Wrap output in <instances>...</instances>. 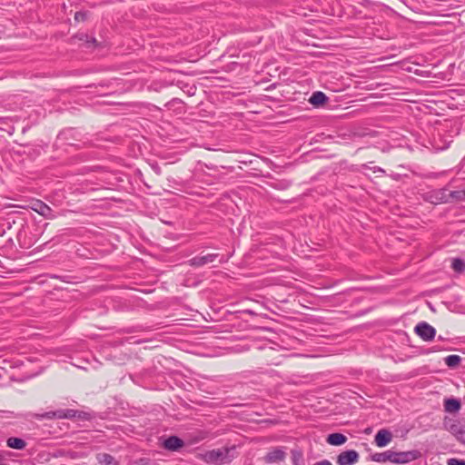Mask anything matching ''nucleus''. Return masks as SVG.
<instances>
[{
    "mask_svg": "<svg viewBox=\"0 0 465 465\" xmlns=\"http://www.w3.org/2000/svg\"><path fill=\"white\" fill-rule=\"evenodd\" d=\"M234 450L235 446L212 450L205 453L204 460L209 463L225 464L233 459Z\"/></svg>",
    "mask_w": 465,
    "mask_h": 465,
    "instance_id": "nucleus-1",
    "label": "nucleus"
},
{
    "mask_svg": "<svg viewBox=\"0 0 465 465\" xmlns=\"http://www.w3.org/2000/svg\"><path fill=\"white\" fill-rule=\"evenodd\" d=\"M414 331L425 341H432L436 335V330L426 322H419Z\"/></svg>",
    "mask_w": 465,
    "mask_h": 465,
    "instance_id": "nucleus-2",
    "label": "nucleus"
},
{
    "mask_svg": "<svg viewBox=\"0 0 465 465\" xmlns=\"http://www.w3.org/2000/svg\"><path fill=\"white\" fill-rule=\"evenodd\" d=\"M420 457V452L417 450L396 452L393 451V463L405 464L416 460Z\"/></svg>",
    "mask_w": 465,
    "mask_h": 465,
    "instance_id": "nucleus-3",
    "label": "nucleus"
},
{
    "mask_svg": "<svg viewBox=\"0 0 465 465\" xmlns=\"http://www.w3.org/2000/svg\"><path fill=\"white\" fill-rule=\"evenodd\" d=\"M360 455L354 450L341 451L336 458L338 465H353L359 460Z\"/></svg>",
    "mask_w": 465,
    "mask_h": 465,
    "instance_id": "nucleus-4",
    "label": "nucleus"
},
{
    "mask_svg": "<svg viewBox=\"0 0 465 465\" xmlns=\"http://www.w3.org/2000/svg\"><path fill=\"white\" fill-rule=\"evenodd\" d=\"M432 192H440V196L438 198L441 202L452 203L465 201L461 195V190L449 192L446 188L432 190Z\"/></svg>",
    "mask_w": 465,
    "mask_h": 465,
    "instance_id": "nucleus-5",
    "label": "nucleus"
},
{
    "mask_svg": "<svg viewBox=\"0 0 465 465\" xmlns=\"http://www.w3.org/2000/svg\"><path fill=\"white\" fill-rule=\"evenodd\" d=\"M219 256L218 253H208L203 256H195L192 259L188 260V264L193 267H201L205 264L211 263L215 261V259Z\"/></svg>",
    "mask_w": 465,
    "mask_h": 465,
    "instance_id": "nucleus-6",
    "label": "nucleus"
},
{
    "mask_svg": "<svg viewBox=\"0 0 465 465\" xmlns=\"http://www.w3.org/2000/svg\"><path fill=\"white\" fill-rule=\"evenodd\" d=\"M64 410H57L54 411H46L44 413H28L26 414V418H35L37 420H54V419H64Z\"/></svg>",
    "mask_w": 465,
    "mask_h": 465,
    "instance_id": "nucleus-7",
    "label": "nucleus"
},
{
    "mask_svg": "<svg viewBox=\"0 0 465 465\" xmlns=\"http://www.w3.org/2000/svg\"><path fill=\"white\" fill-rule=\"evenodd\" d=\"M391 440L392 433L386 429L378 430L374 438L376 445L381 448L387 446L391 441Z\"/></svg>",
    "mask_w": 465,
    "mask_h": 465,
    "instance_id": "nucleus-8",
    "label": "nucleus"
},
{
    "mask_svg": "<svg viewBox=\"0 0 465 465\" xmlns=\"http://www.w3.org/2000/svg\"><path fill=\"white\" fill-rule=\"evenodd\" d=\"M286 457V453L282 448H274L270 450L264 457L266 463H275L282 461Z\"/></svg>",
    "mask_w": 465,
    "mask_h": 465,
    "instance_id": "nucleus-9",
    "label": "nucleus"
},
{
    "mask_svg": "<svg viewBox=\"0 0 465 465\" xmlns=\"http://www.w3.org/2000/svg\"><path fill=\"white\" fill-rule=\"evenodd\" d=\"M33 209L46 219H54L55 217L51 207L42 201H37Z\"/></svg>",
    "mask_w": 465,
    "mask_h": 465,
    "instance_id": "nucleus-10",
    "label": "nucleus"
},
{
    "mask_svg": "<svg viewBox=\"0 0 465 465\" xmlns=\"http://www.w3.org/2000/svg\"><path fill=\"white\" fill-rule=\"evenodd\" d=\"M183 440L177 436H170L165 439L163 443L164 449L172 451L178 450L180 448L183 447Z\"/></svg>",
    "mask_w": 465,
    "mask_h": 465,
    "instance_id": "nucleus-11",
    "label": "nucleus"
},
{
    "mask_svg": "<svg viewBox=\"0 0 465 465\" xmlns=\"http://www.w3.org/2000/svg\"><path fill=\"white\" fill-rule=\"evenodd\" d=\"M371 460L375 462H386L391 461L393 463V450H388L383 452H376L371 454Z\"/></svg>",
    "mask_w": 465,
    "mask_h": 465,
    "instance_id": "nucleus-12",
    "label": "nucleus"
},
{
    "mask_svg": "<svg viewBox=\"0 0 465 465\" xmlns=\"http://www.w3.org/2000/svg\"><path fill=\"white\" fill-rule=\"evenodd\" d=\"M326 441L331 446H341L347 441V437L339 432L331 433L327 436Z\"/></svg>",
    "mask_w": 465,
    "mask_h": 465,
    "instance_id": "nucleus-13",
    "label": "nucleus"
},
{
    "mask_svg": "<svg viewBox=\"0 0 465 465\" xmlns=\"http://www.w3.org/2000/svg\"><path fill=\"white\" fill-rule=\"evenodd\" d=\"M461 404L458 399L448 398L444 400V410L447 412L454 413L460 410Z\"/></svg>",
    "mask_w": 465,
    "mask_h": 465,
    "instance_id": "nucleus-14",
    "label": "nucleus"
},
{
    "mask_svg": "<svg viewBox=\"0 0 465 465\" xmlns=\"http://www.w3.org/2000/svg\"><path fill=\"white\" fill-rule=\"evenodd\" d=\"M327 101L328 97L321 91L314 92L309 99L310 104L316 107L323 105Z\"/></svg>",
    "mask_w": 465,
    "mask_h": 465,
    "instance_id": "nucleus-15",
    "label": "nucleus"
},
{
    "mask_svg": "<svg viewBox=\"0 0 465 465\" xmlns=\"http://www.w3.org/2000/svg\"><path fill=\"white\" fill-rule=\"evenodd\" d=\"M96 460L101 465H119V462L114 456L108 453H98Z\"/></svg>",
    "mask_w": 465,
    "mask_h": 465,
    "instance_id": "nucleus-16",
    "label": "nucleus"
},
{
    "mask_svg": "<svg viewBox=\"0 0 465 465\" xmlns=\"http://www.w3.org/2000/svg\"><path fill=\"white\" fill-rule=\"evenodd\" d=\"M6 445H7V447H9L11 449L21 450L25 448L26 442L23 439L16 438V437H10L6 440Z\"/></svg>",
    "mask_w": 465,
    "mask_h": 465,
    "instance_id": "nucleus-17",
    "label": "nucleus"
},
{
    "mask_svg": "<svg viewBox=\"0 0 465 465\" xmlns=\"http://www.w3.org/2000/svg\"><path fill=\"white\" fill-rule=\"evenodd\" d=\"M73 39L74 41H79V42H83L84 45H85L86 47H89L91 45H96V39L93 36H90L86 34H84V33H80V34H77L75 35Z\"/></svg>",
    "mask_w": 465,
    "mask_h": 465,
    "instance_id": "nucleus-18",
    "label": "nucleus"
},
{
    "mask_svg": "<svg viewBox=\"0 0 465 465\" xmlns=\"http://www.w3.org/2000/svg\"><path fill=\"white\" fill-rule=\"evenodd\" d=\"M451 268L458 273H462L465 271V261L461 258H453L451 260Z\"/></svg>",
    "mask_w": 465,
    "mask_h": 465,
    "instance_id": "nucleus-19",
    "label": "nucleus"
},
{
    "mask_svg": "<svg viewBox=\"0 0 465 465\" xmlns=\"http://www.w3.org/2000/svg\"><path fill=\"white\" fill-rule=\"evenodd\" d=\"M445 364L449 368H456L461 361V357L459 355L451 354L444 359Z\"/></svg>",
    "mask_w": 465,
    "mask_h": 465,
    "instance_id": "nucleus-20",
    "label": "nucleus"
},
{
    "mask_svg": "<svg viewBox=\"0 0 465 465\" xmlns=\"http://www.w3.org/2000/svg\"><path fill=\"white\" fill-rule=\"evenodd\" d=\"M440 196V192L430 191V193H429L426 195L425 199L432 203L437 204V203H442L440 200L438 199Z\"/></svg>",
    "mask_w": 465,
    "mask_h": 465,
    "instance_id": "nucleus-21",
    "label": "nucleus"
},
{
    "mask_svg": "<svg viewBox=\"0 0 465 465\" xmlns=\"http://www.w3.org/2000/svg\"><path fill=\"white\" fill-rule=\"evenodd\" d=\"M75 418L80 420H91L94 418V415L91 412L76 410Z\"/></svg>",
    "mask_w": 465,
    "mask_h": 465,
    "instance_id": "nucleus-22",
    "label": "nucleus"
},
{
    "mask_svg": "<svg viewBox=\"0 0 465 465\" xmlns=\"http://www.w3.org/2000/svg\"><path fill=\"white\" fill-rule=\"evenodd\" d=\"M87 19V13L79 11L74 14V20L77 22H84Z\"/></svg>",
    "mask_w": 465,
    "mask_h": 465,
    "instance_id": "nucleus-23",
    "label": "nucleus"
},
{
    "mask_svg": "<svg viewBox=\"0 0 465 465\" xmlns=\"http://www.w3.org/2000/svg\"><path fill=\"white\" fill-rule=\"evenodd\" d=\"M447 465H465V460L457 458H450L447 460Z\"/></svg>",
    "mask_w": 465,
    "mask_h": 465,
    "instance_id": "nucleus-24",
    "label": "nucleus"
},
{
    "mask_svg": "<svg viewBox=\"0 0 465 465\" xmlns=\"http://www.w3.org/2000/svg\"><path fill=\"white\" fill-rule=\"evenodd\" d=\"M76 415V410L73 409H65L64 410V419H74Z\"/></svg>",
    "mask_w": 465,
    "mask_h": 465,
    "instance_id": "nucleus-25",
    "label": "nucleus"
},
{
    "mask_svg": "<svg viewBox=\"0 0 465 465\" xmlns=\"http://www.w3.org/2000/svg\"><path fill=\"white\" fill-rule=\"evenodd\" d=\"M292 461H293V464L294 465H297L298 464V461L301 460L302 458V453L301 451L299 450H292Z\"/></svg>",
    "mask_w": 465,
    "mask_h": 465,
    "instance_id": "nucleus-26",
    "label": "nucleus"
},
{
    "mask_svg": "<svg viewBox=\"0 0 465 465\" xmlns=\"http://www.w3.org/2000/svg\"><path fill=\"white\" fill-rule=\"evenodd\" d=\"M312 465H332L331 462L328 460H320V461H317L315 462L314 464Z\"/></svg>",
    "mask_w": 465,
    "mask_h": 465,
    "instance_id": "nucleus-27",
    "label": "nucleus"
},
{
    "mask_svg": "<svg viewBox=\"0 0 465 465\" xmlns=\"http://www.w3.org/2000/svg\"><path fill=\"white\" fill-rule=\"evenodd\" d=\"M451 430H452V431H454V432H457V433H458V432H460V430H457V428H456V426H455V425H452V426H451Z\"/></svg>",
    "mask_w": 465,
    "mask_h": 465,
    "instance_id": "nucleus-28",
    "label": "nucleus"
},
{
    "mask_svg": "<svg viewBox=\"0 0 465 465\" xmlns=\"http://www.w3.org/2000/svg\"><path fill=\"white\" fill-rule=\"evenodd\" d=\"M154 170H155V172H156L158 174H160V173H161V172H160V167H158V166H157V167H155V168H154Z\"/></svg>",
    "mask_w": 465,
    "mask_h": 465,
    "instance_id": "nucleus-29",
    "label": "nucleus"
},
{
    "mask_svg": "<svg viewBox=\"0 0 465 465\" xmlns=\"http://www.w3.org/2000/svg\"><path fill=\"white\" fill-rule=\"evenodd\" d=\"M461 195L463 196V198L465 200V190H461Z\"/></svg>",
    "mask_w": 465,
    "mask_h": 465,
    "instance_id": "nucleus-30",
    "label": "nucleus"
},
{
    "mask_svg": "<svg viewBox=\"0 0 465 465\" xmlns=\"http://www.w3.org/2000/svg\"><path fill=\"white\" fill-rule=\"evenodd\" d=\"M378 171H379V172H381V173H384V170H383V169H381V168H380V167L378 168Z\"/></svg>",
    "mask_w": 465,
    "mask_h": 465,
    "instance_id": "nucleus-31",
    "label": "nucleus"
},
{
    "mask_svg": "<svg viewBox=\"0 0 465 465\" xmlns=\"http://www.w3.org/2000/svg\"><path fill=\"white\" fill-rule=\"evenodd\" d=\"M0 465H9V464H0Z\"/></svg>",
    "mask_w": 465,
    "mask_h": 465,
    "instance_id": "nucleus-32",
    "label": "nucleus"
}]
</instances>
